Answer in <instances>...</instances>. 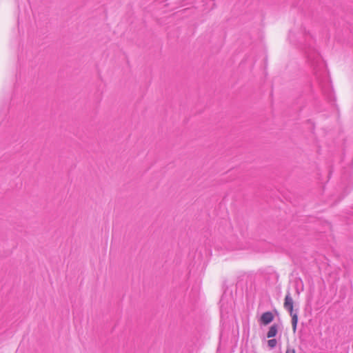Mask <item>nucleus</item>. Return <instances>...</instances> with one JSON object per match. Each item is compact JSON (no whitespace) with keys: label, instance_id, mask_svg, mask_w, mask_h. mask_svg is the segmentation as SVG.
I'll list each match as a JSON object with an SVG mask.
<instances>
[{"label":"nucleus","instance_id":"nucleus-7","mask_svg":"<svg viewBox=\"0 0 353 353\" xmlns=\"http://www.w3.org/2000/svg\"><path fill=\"white\" fill-rule=\"evenodd\" d=\"M276 339H270L268 341V346L271 348H274L276 347Z\"/></svg>","mask_w":353,"mask_h":353},{"label":"nucleus","instance_id":"nucleus-8","mask_svg":"<svg viewBox=\"0 0 353 353\" xmlns=\"http://www.w3.org/2000/svg\"><path fill=\"white\" fill-rule=\"evenodd\" d=\"M285 353H295L294 350L288 349Z\"/></svg>","mask_w":353,"mask_h":353},{"label":"nucleus","instance_id":"nucleus-4","mask_svg":"<svg viewBox=\"0 0 353 353\" xmlns=\"http://www.w3.org/2000/svg\"><path fill=\"white\" fill-rule=\"evenodd\" d=\"M290 315L292 318V331L294 333H295L296 331L297 323H298V312H297V310H295L294 312L290 313Z\"/></svg>","mask_w":353,"mask_h":353},{"label":"nucleus","instance_id":"nucleus-1","mask_svg":"<svg viewBox=\"0 0 353 353\" xmlns=\"http://www.w3.org/2000/svg\"><path fill=\"white\" fill-rule=\"evenodd\" d=\"M305 53L307 61L313 68L314 74L319 86L321 88L322 92L327 98L331 99L332 92L330 82L320 54L315 49L311 48H309L305 51Z\"/></svg>","mask_w":353,"mask_h":353},{"label":"nucleus","instance_id":"nucleus-5","mask_svg":"<svg viewBox=\"0 0 353 353\" xmlns=\"http://www.w3.org/2000/svg\"><path fill=\"white\" fill-rule=\"evenodd\" d=\"M278 332V326L275 324L272 325L270 328L267 333L268 338L274 337Z\"/></svg>","mask_w":353,"mask_h":353},{"label":"nucleus","instance_id":"nucleus-6","mask_svg":"<svg viewBox=\"0 0 353 353\" xmlns=\"http://www.w3.org/2000/svg\"><path fill=\"white\" fill-rule=\"evenodd\" d=\"M288 39L291 43H296V37L293 31H290L288 36Z\"/></svg>","mask_w":353,"mask_h":353},{"label":"nucleus","instance_id":"nucleus-2","mask_svg":"<svg viewBox=\"0 0 353 353\" xmlns=\"http://www.w3.org/2000/svg\"><path fill=\"white\" fill-rule=\"evenodd\" d=\"M293 299L292 296H290V293H288L285 297L284 301V307L286 310L288 311L289 313H292V312H294V307H293Z\"/></svg>","mask_w":353,"mask_h":353},{"label":"nucleus","instance_id":"nucleus-3","mask_svg":"<svg viewBox=\"0 0 353 353\" xmlns=\"http://www.w3.org/2000/svg\"><path fill=\"white\" fill-rule=\"evenodd\" d=\"M273 319V314L271 312H265L261 315L260 321L263 324L268 325L270 323Z\"/></svg>","mask_w":353,"mask_h":353}]
</instances>
